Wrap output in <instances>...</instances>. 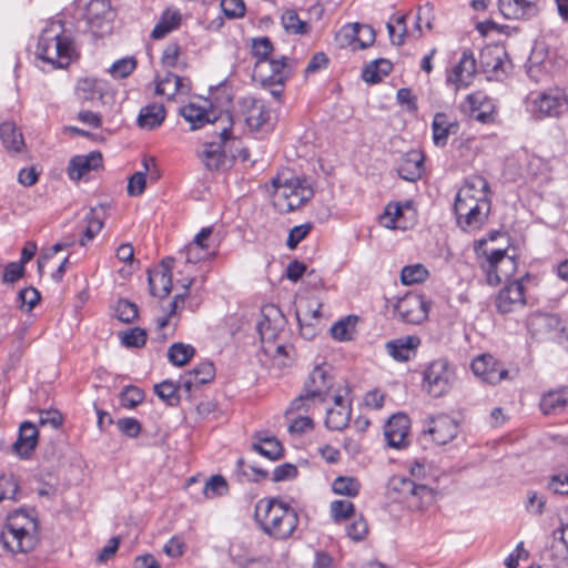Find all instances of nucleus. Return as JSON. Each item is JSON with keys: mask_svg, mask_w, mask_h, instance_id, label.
<instances>
[{"mask_svg": "<svg viewBox=\"0 0 568 568\" xmlns=\"http://www.w3.org/2000/svg\"><path fill=\"white\" fill-rule=\"evenodd\" d=\"M255 519L270 537L285 540L298 526L296 510L278 498H263L255 506Z\"/></svg>", "mask_w": 568, "mask_h": 568, "instance_id": "f257e3e1", "label": "nucleus"}, {"mask_svg": "<svg viewBox=\"0 0 568 568\" xmlns=\"http://www.w3.org/2000/svg\"><path fill=\"white\" fill-rule=\"evenodd\" d=\"M75 55L71 31L60 20L50 21L39 37L37 57L54 68H65Z\"/></svg>", "mask_w": 568, "mask_h": 568, "instance_id": "f03ea898", "label": "nucleus"}, {"mask_svg": "<svg viewBox=\"0 0 568 568\" xmlns=\"http://www.w3.org/2000/svg\"><path fill=\"white\" fill-rule=\"evenodd\" d=\"M505 237V234L494 232L489 235L488 240L481 239L475 245L477 254L484 256L480 267L486 273L487 282L490 285L508 281L517 270L518 263L513 255L508 254L507 250L488 246V242Z\"/></svg>", "mask_w": 568, "mask_h": 568, "instance_id": "7ed1b4c3", "label": "nucleus"}, {"mask_svg": "<svg viewBox=\"0 0 568 568\" xmlns=\"http://www.w3.org/2000/svg\"><path fill=\"white\" fill-rule=\"evenodd\" d=\"M37 523L24 513L9 517L0 531V542L12 554L28 552L37 545Z\"/></svg>", "mask_w": 568, "mask_h": 568, "instance_id": "20e7f679", "label": "nucleus"}, {"mask_svg": "<svg viewBox=\"0 0 568 568\" xmlns=\"http://www.w3.org/2000/svg\"><path fill=\"white\" fill-rule=\"evenodd\" d=\"M276 205L281 211L292 212L307 203L314 195L308 179L302 176L286 178L284 174L272 180Z\"/></svg>", "mask_w": 568, "mask_h": 568, "instance_id": "39448f33", "label": "nucleus"}, {"mask_svg": "<svg viewBox=\"0 0 568 568\" xmlns=\"http://www.w3.org/2000/svg\"><path fill=\"white\" fill-rule=\"evenodd\" d=\"M273 52V44L266 37L254 39L252 53L257 59L253 77L261 83H281L288 78V70L285 57L280 59L270 58Z\"/></svg>", "mask_w": 568, "mask_h": 568, "instance_id": "423d86ee", "label": "nucleus"}, {"mask_svg": "<svg viewBox=\"0 0 568 568\" xmlns=\"http://www.w3.org/2000/svg\"><path fill=\"white\" fill-rule=\"evenodd\" d=\"M387 496L393 501L406 503L413 509H424L436 500V491L427 484L404 476H393L387 484Z\"/></svg>", "mask_w": 568, "mask_h": 568, "instance_id": "0eeeda50", "label": "nucleus"}, {"mask_svg": "<svg viewBox=\"0 0 568 568\" xmlns=\"http://www.w3.org/2000/svg\"><path fill=\"white\" fill-rule=\"evenodd\" d=\"M210 106L211 104L207 100L192 101L180 108V114L190 123L191 130L201 129L209 123L212 124L214 128L213 134L224 141L227 138V133L232 131V116L227 112L215 115V112Z\"/></svg>", "mask_w": 568, "mask_h": 568, "instance_id": "6e6552de", "label": "nucleus"}, {"mask_svg": "<svg viewBox=\"0 0 568 568\" xmlns=\"http://www.w3.org/2000/svg\"><path fill=\"white\" fill-rule=\"evenodd\" d=\"M567 103L568 94L564 88H550L542 92H531L526 98V109L537 120L547 116H559L564 113Z\"/></svg>", "mask_w": 568, "mask_h": 568, "instance_id": "1a4fd4ad", "label": "nucleus"}, {"mask_svg": "<svg viewBox=\"0 0 568 568\" xmlns=\"http://www.w3.org/2000/svg\"><path fill=\"white\" fill-rule=\"evenodd\" d=\"M458 226L466 232L479 230L488 219L490 202L473 201L466 192L456 197L454 205Z\"/></svg>", "mask_w": 568, "mask_h": 568, "instance_id": "9d476101", "label": "nucleus"}, {"mask_svg": "<svg viewBox=\"0 0 568 568\" xmlns=\"http://www.w3.org/2000/svg\"><path fill=\"white\" fill-rule=\"evenodd\" d=\"M455 382V371L452 364L445 358H437L430 362L423 373V386L433 397H440L447 394Z\"/></svg>", "mask_w": 568, "mask_h": 568, "instance_id": "9b49d317", "label": "nucleus"}, {"mask_svg": "<svg viewBox=\"0 0 568 568\" xmlns=\"http://www.w3.org/2000/svg\"><path fill=\"white\" fill-rule=\"evenodd\" d=\"M85 4L83 17L91 32L102 37L111 31L113 11L110 0H82Z\"/></svg>", "mask_w": 568, "mask_h": 568, "instance_id": "f8f14e48", "label": "nucleus"}, {"mask_svg": "<svg viewBox=\"0 0 568 568\" xmlns=\"http://www.w3.org/2000/svg\"><path fill=\"white\" fill-rule=\"evenodd\" d=\"M429 307L430 304L424 295L408 293L397 301L395 312L400 321L418 325L427 320Z\"/></svg>", "mask_w": 568, "mask_h": 568, "instance_id": "ddd939ff", "label": "nucleus"}, {"mask_svg": "<svg viewBox=\"0 0 568 568\" xmlns=\"http://www.w3.org/2000/svg\"><path fill=\"white\" fill-rule=\"evenodd\" d=\"M476 72L477 67L474 52L465 49L459 61L447 71L446 83L453 85L456 91L465 89L473 83Z\"/></svg>", "mask_w": 568, "mask_h": 568, "instance_id": "4468645a", "label": "nucleus"}, {"mask_svg": "<svg viewBox=\"0 0 568 568\" xmlns=\"http://www.w3.org/2000/svg\"><path fill=\"white\" fill-rule=\"evenodd\" d=\"M459 108L463 113L480 123H490L495 120V103L481 91L468 94Z\"/></svg>", "mask_w": 568, "mask_h": 568, "instance_id": "2eb2a0df", "label": "nucleus"}, {"mask_svg": "<svg viewBox=\"0 0 568 568\" xmlns=\"http://www.w3.org/2000/svg\"><path fill=\"white\" fill-rule=\"evenodd\" d=\"M415 215L416 212L410 201L390 202L379 216V223L389 230H405L415 220Z\"/></svg>", "mask_w": 568, "mask_h": 568, "instance_id": "dca6fc26", "label": "nucleus"}, {"mask_svg": "<svg viewBox=\"0 0 568 568\" xmlns=\"http://www.w3.org/2000/svg\"><path fill=\"white\" fill-rule=\"evenodd\" d=\"M333 387L334 377L332 374V367L327 364H322L313 368L306 378L303 388L311 393L314 392V395L327 402Z\"/></svg>", "mask_w": 568, "mask_h": 568, "instance_id": "f3484780", "label": "nucleus"}, {"mask_svg": "<svg viewBox=\"0 0 568 568\" xmlns=\"http://www.w3.org/2000/svg\"><path fill=\"white\" fill-rule=\"evenodd\" d=\"M470 367L476 376L491 385L499 383L507 375L501 364L489 354L478 355L473 359Z\"/></svg>", "mask_w": 568, "mask_h": 568, "instance_id": "a211bd4d", "label": "nucleus"}, {"mask_svg": "<svg viewBox=\"0 0 568 568\" xmlns=\"http://www.w3.org/2000/svg\"><path fill=\"white\" fill-rule=\"evenodd\" d=\"M525 304L524 285L520 281H514L506 285L496 298V307L503 314L520 310Z\"/></svg>", "mask_w": 568, "mask_h": 568, "instance_id": "6ab92c4d", "label": "nucleus"}, {"mask_svg": "<svg viewBox=\"0 0 568 568\" xmlns=\"http://www.w3.org/2000/svg\"><path fill=\"white\" fill-rule=\"evenodd\" d=\"M102 166V154L92 151L84 155H75L69 161L67 173L70 180L80 181L85 179L92 171Z\"/></svg>", "mask_w": 568, "mask_h": 568, "instance_id": "aec40b11", "label": "nucleus"}, {"mask_svg": "<svg viewBox=\"0 0 568 568\" xmlns=\"http://www.w3.org/2000/svg\"><path fill=\"white\" fill-rule=\"evenodd\" d=\"M173 258H165L161 265L149 272L151 293L160 298L166 297L172 288Z\"/></svg>", "mask_w": 568, "mask_h": 568, "instance_id": "412c9836", "label": "nucleus"}, {"mask_svg": "<svg viewBox=\"0 0 568 568\" xmlns=\"http://www.w3.org/2000/svg\"><path fill=\"white\" fill-rule=\"evenodd\" d=\"M458 428V423L454 418L440 414L430 418L426 432L433 437L435 443L445 445L457 436Z\"/></svg>", "mask_w": 568, "mask_h": 568, "instance_id": "4be33fe9", "label": "nucleus"}, {"mask_svg": "<svg viewBox=\"0 0 568 568\" xmlns=\"http://www.w3.org/2000/svg\"><path fill=\"white\" fill-rule=\"evenodd\" d=\"M422 341L416 335H406L388 341L386 353L396 362H408L414 358Z\"/></svg>", "mask_w": 568, "mask_h": 568, "instance_id": "5701e85b", "label": "nucleus"}, {"mask_svg": "<svg viewBox=\"0 0 568 568\" xmlns=\"http://www.w3.org/2000/svg\"><path fill=\"white\" fill-rule=\"evenodd\" d=\"M217 138L220 140L219 142H205L197 152L202 163L211 171L220 170L225 164L226 155L223 150V144L231 138V131L227 133V138L224 141L220 136Z\"/></svg>", "mask_w": 568, "mask_h": 568, "instance_id": "b1692460", "label": "nucleus"}, {"mask_svg": "<svg viewBox=\"0 0 568 568\" xmlns=\"http://www.w3.org/2000/svg\"><path fill=\"white\" fill-rule=\"evenodd\" d=\"M538 0H499L498 7L501 14L507 19H529L537 14Z\"/></svg>", "mask_w": 568, "mask_h": 568, "instance_id": "393cba45", "label": "nucleus"}, {"mask_svg": "<svg viewBox=\"0 0 568 568\" xmlns=\"http://www.w3.org/2000/svg\"><path fill=\"white\" fill-rule=\"evenodd\" d=\"M409 429V419L404 414L393 415L386 423L384 436L389 446L399 448L406 443Z\"/></svg>", "mask_w": 568, "mask_h": 568, "instance_id": "a878e982", "label": "nucleus"}, {"mask_svg": "<svg viewBox=\"0 0 568 568\" xmlns=\"http://www.w3.org/2000/svg\"><path fill=\"white\" fill-rule=\"evenodd\" d=\"M398 174L402 179L415 182L424 172V158L419 151L412 150L403 155L398 164Z\"/></svg>", "mask_w": 568, "mask_h": 568, "instance_id": "bb28decb", "label": "nucleus"}, {"mask_svg": "<svg viewBox=\"0 0 568 568\" xmlns=\"http://www.w3.org/2000/svg\"><path fill=\"white\" fill-rule=\"evenodd\" d=\"M215 375V368L211 362L200 363L197 366L186 372L181 378V387L191 392L194 387L210 383Z\"/></svg>", "mask_w": 568, "mask_h": 568, "instance_id": "cd10ccee", "label": "nucleus"}, {"mask_svg": "<svg viewBox=\"0 0 568 568\" xmlns=\"http://www.w3.org/2000/svg\"><path fill=\"white\" fill-rule=\"evenodd\" d=\"M477 202H490V189L487 180L481 175H470L466 179L464 185L457 192L456 197L463 199L465 193Z\"/></svg>", "mask_w": 568, "mask_h": 568, "instance_id": "c85d7f7f", "label": "nucleus"}, {"mask_svg": "<svg viewBox=\"0 0 568 568\" xmlns=\"http://www.w3.org/2000/svg\"><path fill=\"white\" fill-rule=\"evenodd\" d=\"M432 130L435 145L445 146L447 144L448 136L457 133L458 123L450 120L446 113L438 112L434 115Z\"/></svg>", "mask_w": 568, "mask_h": 568, "instance_id": "c756f323", "label": "nucleus"}, {"mask_svg": "<svg viewBox=\"0 0 568 568\" xmlns=\"http://www.w3.org/2000/svg\"><path fill=\"white\" fill-rule=\"evenodd\" d=\"M108 84L105 81L97 78H82L75 87L77 97L82 101H94L103 99L106 93Z\"/></svg>", "mask_w": 568, "mask_h": 568, "instance_id": "7c9ffc66", "label": "nucleus"}, {"mask_svg": "<svg viewBox=\"0 0 568 568\" xmlns=\"http://www.w3.org/2000/svg\"><path fill=\"white\" fill-rule=\"evenodd\" d=\"M480 63L485 72L495 75H499V72L505 73L506 52L499 47H488L480 53Z\"/></svg>", "mask_w": 568, "mask_h": 568, "instance_id": "2f4dec72", "label": "nucleus"}, {"mask_svg": "<svg viewBox=\"0 0 568 568\" xmlns=\"http://www.w3.org/2000/svg\"><path fill=\"white\" fill-rule=\"evenodd\" d=\"M182 22V14L178 9L168 8L163 11L159 22L155 24L151 32V38L159 40L164 38L166 34L176 30Z\"/></svg>", "mask_w": 568, "mask_h": 568, "instance_id": "473e14b6", "label": "nucleus"}, {"mask_svg": "<svg viewBox=\"0 0 568 568\" xmlns=\"http://www.w3.org/2000/svg\"><path fill=\"white\" fill-rule=\"evenodd\" d=\"M38 430L30 422L20 425L19 437L12 448L19 456L24 457L32 452L37 445Z\"/></svg>", "mask_w": 568, "mask_h": 568, "instance_id": "72a5a7b5", "label": "nucleus"}, {"mask_svg": "<svg viewBox=\"0 0 568 568\" xmlns=\"http://www.w3.org/2000/svg\"><path fill=\"white\" fill-rule=\"evenodd\" d=\"M164 119V106L159 103H152L141 109L138 116V124L142 129L152 130L160 126Z\"/></svg>", "mask_w": 568, "mask_h": 568, "instance_id": "f704fd0d", "label": "nucleus"}, {"mask_svg": "<svg viewBox=\"0 0 568 568\" xmlns=\"http://www.w3.org/2000/svg\"><path fill=\"white\" fill-rule=\"evenodd\" d=\"M0 139L8 152L18 153L24 148L23 135L12 122L0 124Z\"/></svg>", "mask_w": 568, "mask_h": 568, "instance_id": "c9c22d12", "label": "nucleus"}, {"mask_svg": "<svg viewBox=\"0 0 568 568\" xmlns=\"http://www.w3.org/2000/svg\"><path fill=\"white\" fill-rule=\"evenodd\" d=\"M567 395L565 388L549 390L540 400V409L545 415H556L566 408Z\"/></svg>", "mask_w": 568, "mask_h": 568, "instance_id": "e433bc0d", "label": "nucleus"}, {"mask_svg": "<svg viewBox=\"0 0 568 568\" xmlns=\"http://www.w3.org/2000/svg\"><path fill=\"white\" fill-rule=\"evenodd\" d=\"M358 317L355 315H348L331 327V334L334 339L339 342H347L355 338L357 331L356 325Z\"/></svg>", "mask_w": 568, "mask_h": 568, "instance_id": "4c0bfd02", "label": "nucleus"}, {"mask_svg": "<svg viewBox=\"0 0 568 568\" xmlns=\"http://www.w3.org/2000/svg\"><path fill=\"white\" fill-rule=\"evenodd\" d=\"M326 403L323 398L314 395V392H307L303 388V392L292 400L288 410L294 413H311L316 408Z\"/></svg>", "mask_w": 568, "mask_h": 568, "instance_id": "58836bf2", "label": "nucleus"}, {"mask_svg": "<svg viewBox=\"0 0 568 568\" xmlns=\"http://www.w3.org/2000/svg\"><path fill=\"white\" fill-rule=\"evenodd\" d=\"M393 64L389 60L377 59L363 69V80L367 83H377L392 71Z\"/></svg>", "mask_w": 568, "mask_h": 568, "instance_id": "ea45409f", "label": "nucleus"}, {"mask_svg": "<svg viewBox=\"0 0 568 568\" xmlns=\"http://www.w3.org/2000/svg\"><path fill=\"white\" fill-rule=\"evenodd\" d=\"M193 281H194L193 277H189V278L182 281V287H183L184 292L181 293V294H176L174 296V300L170 304V312L168 313V315L156 320V326H158V331H159V336L161 338H165V336L163 334H161V331L165 326H168L170 317L173 316L176 313L178 308L183 306V304L185 302V298L187 296L189 288L192 285Z\"/></svg>", "mask_w": 568, "mask_h": 568, "instance_id": "a19ab883", "label": "nucleus"}, {"mask_svg": "<svg viewBox=\"0 0 568 568\" xmlns=\"http://www.w3.org/2000/svg\"><path fill=\"white\" fill-rule=\"evenodd\" d=\"M281 23L284 30L290 34H307L311 30L310 24L301 20L297 12L293 9H287L282 13Z\"/></svg>", "mask_w": 568, "mask_h": 568, "instance_id": "79ce46f5", "label": "nucleus"}, {"mask_svg": "<svg viewBox=\"0 0 568 568\" xmlns=\"http://www.w3.org/2000/svg\"><path fill=\"white\" fill-rule=\"evenodd\" d=\"M270 119V112L261 101H252L245 121L253 130L261 129Z\"/></svg>", "mask_w": 568, "mask_h": 568, "instance_id": "37998d69", "label": "nucleus"}, {"mask_svg": "<svg viewBox=\"0 0 568 568\" xmlns=\"http://www.w3.org/2000/svg\"><path fill=\"white\" fill-rule=\"evenodd\" d=\"M351 419L349 406H339V408H328L326 412L325 425L333 430L344 429Z\"/></svg>", "mask_w": 568, "mask_h": 568, "instance_id": "c03bdc74", "label": "nucleus"}, {"mask_svg": "<svg viewBox=\"0 0 568 568\" xmlns=\"http://www.w3.org/2000/svg\"><path fill=\"white\" fill-rule=\"evenodd\" d=\"M361 23H348L341 28L336 33V41L339 47H351L353 50L358 49V34L361 33Z\"/></svg>", "mask_w": 568, "mask_h": 568, "instance_id": "a18cd8bd", "label": "nucleus"}, {"mask_svg": "<svg viewBox=\"0 0 568 568\" xmlns=\"http://www.w3.org/2000/svg\"><path fill=\"white\" fill-rule=\"evenodd\" d=\"M253 449L271 460H276L283 455V447L274 437L262 438L258 443L253 444Z\"/></svg>", "mask_w": 568, "mask_h": 568, "instance_id": "49530a36", "label": "nucleus"}, {"mask_svg": "<svg viewBox=\"0 0 568 568\" xmlns=\"http://www.w3.org/2000/svg\"><path fill=\"white\" fill-rule=\"evenodd\" d=\"M429 273L423 264L406 265L402 268L400 280L404 285H414L423 283Z\"/></svg>", "mask_w": 568, "mask_h": 568, "instance_id": "de8ad7c7", "label": "nucleus"}, {"mask_svg": "<svg viewBox=\"0 0 568 568\" xmlns=\"http://www.w3.org/2000/svg\"><path fill=\"white\" fill-rule=\"evenodd\" d=\"M194 353L193 346L175 343L169 348L168 358L175 366H184L193 357Z\"/></svg>", "mask_w": 568, "mask_h": 568, "instance_id": "09e8293b", "label": "nucleus"}, {"mask_svg": "<svg viewBox=\"0 0 568 568\" xmlns=\"http://www.w3.org/2000/svg\"><path fill=\"white\" fill-rule=\"evenodd\" d=\"M332 489L337 495L355 497L359 493L361 484L355 477L339 476L333 481Z\"/></svg>", "mask_w": 568, "mask_h": 568, "instance_id": "8fccbe9b", "label": "nucleus"}, {"mask_svg": "<svg viewBox=\"0 0 568 568\" xmlns=\"http://www.w3.org/2000/svg\"><path fill=\"white\" fill-rule=\"evenodd\" d=\"M181 87L182 79L176 74L168 72L162 79L158 80L155 92L171 99L181 90Z\"/></svg>", "mask_w": 568, "mask_h": 568, "instance_id": "3c124183", "label": "nucleus"}, {"mask_svg": "<svg viewBox=\"0 0 568 568\" xmlns=\"http://www.w3.org/2000/svg\"><path fill=\"white\" fill-rule=\"evenodd\" d=\"M433 7L430 4H425L424 7L418 9L416 14V21L414 28L409 31L407 30V36L413 37L415 39H419L423 36L422 23L425 22L426 29L430 30L433 28Z\"/></svg>", "mask_w": 568, "mask_h": 568, "instance_id": "603ef678", "label": "nucleus"}, {"mask_svg": "<svg viewBox=\"0 0 568 568\" xmlns=\"http://www.w3.org/2000/svg\"><path fill=\"white\" fill-rule=\"evenodd\" d=\"M104 225L103 219L100 216L98 210L91 209L87 215V227L84 231V237L80 240V244L84 246L85 240L91 241L102 230Z\"/></svg>", "mask_w": 568, "mask_h": 568, "instance_id": "864d4df0", "label": "nucleus"}, {"mask_svg": "<svg viewBox=\"0 0 568 568\" xmlns=\"http://www.w3.org/2000/svg\"><path fill=\"white\" fill-rule=\"evenodd\" d=\"M144 399V392L136 386H126L120 394L121 405L128 409L135 408Z\"/></svg>", "mask_w": 568, "mask_h": 568, "instance_id": "5fc2aeb1", "label": "nucleus"}, {"mask_svg": "<svg viewBox=\"0 0 568 568\" xmlns=\"http://www.w3.org/2000/svg\"><path fill=\"white\" fill-rule=\"evenodd\" d=\"M332 517L334 521L341 523L351 516L355 511L354 504L349 500H334L329 506Z\"/></svg>", "mask_w": 568, "mask_h": 568, "instance_id": "6e6d98bb", "label": "nucleus"}, {"mask_svg": "<svg viewBox=\"0 0 568 568\" xmlns=\"http://www.w3.org/2000/svg\"><path fill=\"white\" fill-rule=\"evenodd\" d=\"M213 252H210L204 248H200L192 242L187 244L183 251L180 252V256L184 257L185 266L187 267L190 264H196L197 262L205 260L213 255Z\"/></svg>", "mask_w": 568, "mask_h": 568, "instance_id": "4d7b16f0", "label": "nucleus"}, {"mask_svg": "<svg viewBox=\"0 0 568 568\" xmlns=\"http://www.w3.org/2000/svg\"><path fill=\"white\" fill-rule=\"evenodd\" d=\"M227 491V483L221 475L212 476L205 484L203 494L207 498L222 496Z\"/></svg>", "mask_w": 568, "mask_h": 568, "instance_id": "13d9d810", "label": "nucleus"}, {"mask_svg": "<svg viewBox=\"0 0 568 568\" xmlns=\"http://www.w3.org/2000/svg\"><path fill=\"white\" fill-rule=\"evenodd\" d=\"M156 395L169 405L179 403L178 387L170 381H164L154 386Z\"/></svg>", "mask_w": 568, "mask_h": 568, "instance_id": "bf43d9fd", "label": "nucleus"}, {"mask_svg": "<svg viewBox=\"0 0 568 568\" xmlns=\"http://www.w3.org/2000/svg\"><path fill=\"white\" fill-rule=\"evenodd\" d=\"M116 317L123 323H131L138 317V306L126 300H120L115 306Z\"/></svg>", "mask_w": 568, "mask_h": 568, "instance_id": "052dcab7", "label": "nucleus"}, {"mask_svg": "<svg viewBox=\"0 0 568 568\" xmlns=\"http://www.w3.org/2000/svg\"><path fill=\"white\" fill-rule=\"evenodd\" d=\"M135 67L136 62L133 58H124L115 61L109 71L114 78L122 79L130 75Z\"/></svg>", "mask_w": 568, "mask_h": 568, "instance_id": "680f3d73", "label": "nucleus"}, {"mask_svg": "<svg viewBox=\"0 0 568 568\" xmlns=\"http://www.w3.org/2000/svg\"><path fill=\"white\" fill-rule=\"evenodd\" d=\"M18 494V484L13 476L0 477V501L14 500Z\"/></svg>", "mask_w": 568, "mask_h": 568, "instance_id": "e2e57ef3", "label": "nucleus"}, {"mask_svg": "<svg viewBox=\"0 0 568 568\" xmlns=\"http://www.w3.org/2000/svg\"><path fill=\"white\" fill-rule=\"evenodd\" d=\"M20 308L30 312L40 301V293L34 287H26L19 292Z\"/></svg>", "mask_w": 568, "mask_h": 568, "instance_id": "0e129e2a", "label": "nucleus"}, {"mask_svg": "<svg viewBox=\"0 0 568 568\" xmlns=\"http://www.w3.org/2000/svg\"><path fill=\"white\" fill-rule=\"evenodd\" d=\"M221 9L229 19L241 18L245 13L243 0H221Z\"/></svg>", "mask_w": 568, "mask_h": 568, "instance_id": "69168bd1", "label": "nucleus"}, {"mask_svg": "<svg viewBox=\"0 0 568 568\" xmlns=\"http://www.w3.org/2000/svg\"><path fill=\"white\" fill-rule=\"evenodd\" d=\"M116 426L121 433L131 438L138 437L142 430L141 423L132 417L118 419Z\"/></svg>", "mask_w": 568, "mask_h": 568, "instance_id": "338daca9", "label": "nucleus"}, {"mask_svg": "<svg viewBox=\"0 0 568 568\" xmlns=\"http://www.w3.org/2000/svg\"><path fill=\"white\" fill-rule=\"evenodd\" d=\"M312 225L310 223L294 226L286 241L288 248L294 250L311 232Z\"/></svg>", "mask_w": 568, "mask_h": 568, "instance_id": "774afa93", "label": "nucleus"}]
</instances>
